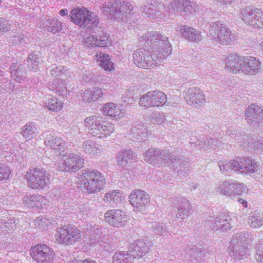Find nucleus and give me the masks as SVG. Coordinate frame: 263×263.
I'll list each match as a JSON object with an SVG mask.
<instances>
[{
    "label": "nucleus",
    "mask_w": 263,
    "mask_h": 263,
    "mask_svg": "<svg viewBox=\"0 0 263 263\" xmlns=\"http://www.w3.org/2000/svg\"><path fill=\"white\" fill-rule=\"evenodd\" d=\"M140 42L145 47L137 49L133 54L134 63L139 67L148 69L160 64L172 51L167 37L157 32L146 33Z\"/></svg>",
    "instance_id": "1"
},
{
    "label": "nucleus",
    "mask_w": 263,
    "mask_h": 263,
    "mask_svg": "<svg viewBox=\"0 0 263 263\" xmlns=\"http://www.w3.org/2000/svg\"><path fill=\"white\" fill-rule=\"evenodd\" d=\"M253 240L252 234L247 231L236 233L231 239L230 255L235 260L247 258L250 255L248 245Z\"/></svg>",
    "instance_id": "2"
},
{
    "label": "nucleus",
    "mask_w": 263,
    "mask_h": 263,
    "mask_svg": "<svg viewBox=\"0 0 263 263\" xmlns=\"http://www.w3.org/2000/svg\"><path fill=\"white\" fill-rule=\"evenodd\" d=\"M84 125L92 136L104 138L110 136L115 131L114 124L105 121L102 117L90 116L84 121Z\"/></svg>",
    "instance_id": "3"
},
{
    "label": "nucleus",
    "mask_w": 263,
    "mask_h": 263,
    "mask_svg": "<svg viewBox=\"0 0 263 263\" xmlns=\"http://www.w3.org/2000/svg\"><path fill=\"white\" fill-rule=\"evenodd\" d=\"M80 182L88 193L100 192L105 184L104 176L96 170L82 171Z\"/></svg>",
    "instance_id": "4"
},
{
    "label": "nucleus",
    "mask_w": 263,
    "mask_h": 263,
    "mask_svg": "<svg viewBox=\"0 0 263 263\" xmlns=\"http://www.w3.org/2000/svg\"><path fill=\"white\" fill-rule=\"evenodd\" d=\"M209 34L215 42L221 45H227L235 39V34L221 22L212 23L210 26Z\"/></svg>",
    "instance_id": "5"
},
{
    "label": "nucleus",
    "mask_w": 263,
    "mask_h": 263,
    "mask_svg": "<svg viewBox=\"0 0 263 263\" xmlns=\"http://www.w3.org/2000/svg\"><path fill=\"white\" fill-rule=\"evenodd\" d=\"M56 240L61 244L72 245L80 241L81 231L74 226L67 224L57 229Z\"/></svg>",
    "instance_id": "6"
},
{
    "label": "nucleus",
    "mask_w": 263,
    "mask_h": 263,
    "mask_svg": "<svg viewBox=\"0 0 263 263\" xmlns=\"http://www.w3.org/2000/svg\"><path fill=\"white\" fill-rule=\"evenodd\" d=\"M29 186L32 189H43L49 182V173L42 168H30L25 175Z\"/></svg>",
    "instance_id": "7"
},
{
    "label": "nucleus",
    "mask_w": 263,
    "mask_h": 263,
    "mask_svg": "<svg viewBox=\"0 0 263 263\" xmlns=\"http://www.w3.org/2000/svg\"><path fill=\"white\" fill-rule=\"evenodd\" d=\"M63 162H56V168L61 171L76 172L83 167L84 159L73 153H67L62 156Z\"/></svg>",
    "instance_id": "8"
},
{
    "label": "nucleus",
    "mask_w": 263,
    "mask_h": 263,
    "mask_svg": "<svg viewBox=\"0 0 263 263\" xmlns=\"http://www.w3.org/2000/svg\"><path fill=\"white\" fill-rule=\"evenodd\" d=\"M66 71V69L62 66L56 67L50 71V74L53 79L52 81L49 83V88L62 96H66L67 91L65 81H64L63 78Z\"/></svg>",
    "instance_id": "9"
},
{
    "label": "nucleus",
    "mask_w": 263,
    "mask_h": 263,
    "mask_svg": "<svg viewBox=\"0 0 263 263\" xmlns=\"http://www.w3.org/2000/svg\"><path fill=\"white\" fill-rule=\"evenodd\" d=\"M243 22L255 29H263V11L258 8L247 7L241 10Z\"/></svg>",
    "instance_id": "10"
},
{
    "label": "nucleus",
    "mask_w": 263,
    "mask_h": 263,
    "mask_svg": "<svg viewBox=\"0 0 263 263\" xmlns=\"http://www.w3.org/2000/svg\"><path fill=\"white\" fill-rule=\"evenodd\" d=\"M30 255L36 263H52L54 254L47 245L38 244L31 247Z\"/></svg>",
    "instance_id": "11"
},
{
    "label": "nucleus",
    "mask_w": 263,
    "mask_h": 263,
    "mask_svg": "<svg viewBox=\"0 0 263 263\" xmlns=\"http://www.w3.org/2000/svg\"><path fill=\"white\" fill-rule=\"evenodd\" d=\"M88 12L89 11L85 7L79 6L72 8L69 12L67 9H61L59 13L62 16H66L67 19L81 28L84 24V20L85 17L87 18Z\"/></svg>",
    "instance_id": "12"
},
{
    "label": "nucleus",
    "mask_w": 263,
    "mask_h": 263,
    "mask_svg": "<svg viewBox=\"0 0 263 263\" xmlns=\"http://www.w3.org/2000/svg\"><path fill=\"white\" fill-rule=\"evenodd\" d=\"M166 101V96L164 93L160 91H152L142 96L139 104L147 107L159 106L164 105Z\"/></svg>",
    "instance_id": "13"
},
{
    "label": "nucleus",
    "mask_w": 263,
    "mask_h": 263,
    "mask_svg": "<svg viewBox=\"0 0 263 263\" xmlns=\"http://www.w3.org/2000/svg\"><path fill=\"white\" fill-rule=\"evenodd\" d=\"M129 201L135 211L144 210L150 202L149 195L141 190H135L128 196Z\"/></svg>",
    "instance_id": "14"
},
{
    "label": "nucleus",
    "mask_w": 263,
    "mask_h": 263,
    "mask_svg": "<svg viewBox=\"0 0 263 263\" xmlns=\"http://www.w3.org/2000/svg\"><path fill=\"white\" fill-rule=\"evenodd\" d=\"M229 214V212H223L219 213L217 217L210 216L206 222L212 229L227 231L231 228L232 218Z\"/></svg>",
    "instance_id": "15"
},
{
    "label": "nucleus",
    "mask_w": 263,
    "mask_h": 263,
    "mask_svg": "<svg viewBox=\"0 0 263 263\" xmlns=\"http://www.w3.org/2000/svg\"><path fill=\"white\" fill-rule=\"evenodd\" d=\"M104 215L105 221L116 227H122L127 220V215L123 211L120 210L107 211Z\"/></svg>",
    "instance_id": "16"
},
{
    "label": "nucleus",
    "mask_w": 263,
    "mask_h": 263,
    "mask_svg": "<svg viewBox=\"0 0 263 263\" xmlns=\"http://www.w3.org/2000/svg\"><path fill=\"white\" fill-rule=\"evenodd\" d=\"M241 64V72L247 75H254L258 73L261 69V62L255 57H243Z\"/></svg>",
    "instance_id": "17"
},
{
    "label": "nucleus",
    "mask_w": 263,
    "mask_h": 263,
    "mask_svg": "<svg viewBox=\"0 0 263 263\" xmlns=\"http://www.w3.org/2000/svg\"><path fill=\"white\" fill-rule=\"evenodd\" d=\"M245 116L249 124L257 125L263 121V110L258 105L251 104L246 109Z\"/></svg>",
    "instance_id": "18"
},
{
    "label": "nucleus",
    "mask_w": 263,
    "mask_h": 263,
    "mask_svg": "<svg viewBox=\"0 0 263 263\" xmlns=\"http://www.w3.org/2000/svg\"><path fill=\"white\" fill-rule=\"evenodd\" d=\"M161 154L162 165L171 162L173 164V167L178 173L182 174L183 171L185 168V161L174 156L167 150L162 149Z\"/></svg>",
    "instance_id": "19"
},
{
    "label": "nucleus",
    "mask_w": 263,
    "mask_h": 263,
    "mask_svg": "<svg viewBox=\"0 0 263 263\" xmlns=\"http://www.w3.org/2000/svg\"><path fill=\"white\" fill-rule=\"evenodd\" d=\"M184 98L189 105L195 107L202 105L205 101L202 91L196 87L189 88Z\"/></svg>",
    "instance_id": "20"
},
{
    "label": "nucleus",
    "mask_w": 263,
    "mask_h": 263,
    "mask_svg": "<svg viewBox=\"0 0 263 263\" xmlns=\"http://www.w3.org/2000/svg\"><path fill=\"white\" fill-rule=\"evenodd\" d=\"M177 32L181 37L191 42L198 43L202 39L201 32L187 25H180L176 28Z\"/></svg>",
    "instance_id": "21"
},
{
    "label": "nucleus",
    "mask_w": 263,
    "mask_h": 263,
    "mask_svg": "<svg viewBox=\"0 0 263 263\" xmlns=\"http://www.w3.org/2000/svg\"><path fill=\"white\" fill-rule=\"evenodd\" d=\"M152 242L147 239H142L136 240L131 245L129 249L130 254H135V260L141 258L148 252Z\"/></svg>",
    "instance_id": "22"
},
{
    "label": "nucleus",
    "mask_w": 263,
    "mask_h": 263,
    "mask_svg": "<svg viewBox=\"0 0 263 263\" xmlns=\"http://www.w3.org/2000/svg\"><path fill=\"white\" fill-rule=\"evenodd\" d=\"M175 206L178 210L176 217L180 221L186 219L192 210V205L190 201L185 198H180L177 199V203Z\"/></svg>",
    "instance_id": "23"
},
{
    "label": "nucleus",
    "mask_w": 263,
    "mask_h": 263,
    "mask_svg": "<svg viewBox=\"0 0 263 263\" xmlns=\"http://www.w3.org/2000/svg\"><path fill=\"white\" fill-rule=\"evenodd\" d=\"M44 144L52 149L61 151L64 148L65 143L61 137L54 133H45L44 134Z\"/></svg>",
    "instance_id": "24"
},
{
    "label": "nucleus",
    "mask_w": 263,
    "mask_h": 263,
    "mask_svg": "<svg viewBox=\"0 0 263 263\" xmlns=\"http://www.w3.org/2000/svg\"><path fill=\"white\" fill-rule=\"evenodd\" d=\"M239 162H234V166L237 169L239 168V172L242 173L247 172L250 173H253L259 170V166L254 160L250 158H243Z\"/></svg>",
    "instance_id": "25"
},
{
    "label": "nucleus",
    "mask_w": 263,
    "mask_h": 263,
    "mask_svg": "<svg viewBox=\"0 0 263 263\" xmlns=\"http://www.w3.org/2000/svg\"><path fill=\"white\" fill-rule=\"evenodd\" d=\"M133 6L129 3L125 1L118 3V8L116 12L115 20L117 21H126L127 18L131 15L132 11L133 10Z\"/></svg>",
    "instance_id": "26"
},
{
    "label": "nucleus",
    "mask_w": 263,
    "mask_h": 263,
    "mask_svg": "<svg viewBox=\"0 0 263 263\" xmlns=\"http://www.w3.org/2000/svg\"><path fill=\"white\" fill-rule=\"evenodd\" d=\"M120 107L119 105L108 103L104 105L102 111L105 115L116 120H119L123 118L126 114L125 111Z\"/></svg>",
    "instance_id": "27"
},
{
    "label": "nucleus",
    "mask_w": 263,
    "mask_h": 263,
    "mask_svg": "<svg viewBox=\"0 0 263 263\" xmlns=\"http://www.w3.org/2000/svg\"><path fill=\"white\" fill-rule=\"evenodd\" d=\"M116 158L118 164L122 168H126L135 161L136 156L132 150L127 149L120 151Z\"/></svg>",
    "instance_id": "28"
},
{
    "label": "nucleus",
    "mask_w": 263,
    "mask_h": 263,
    "mask_svg": "<svg viewBox=\"0 0 263 263\" xmlns=\"http://www.w3.org/2000/svg\"><path fill=\"white\" fill-rule=\"evenodd\" d=\"M162 149L150 148L143 155L144 160L147 163L156 166L162 165Z\"/></svg>",
    "instance_id": "29"
},
{
    "label": "nucleus",
    "mask_w": 263,
    "mask_h": 263,
    "mask_svg": "<svg viewBox=\"0 0 263 263\" xmlns=\"http://www.w3.org/2000/svg\"><path fill=\"white\" fill-rule=\"evenodd\" d=\"M45 198L38 195H26L23 198V203L29 208L37 207L43 208L46 204Z\"/></svg>",
    "instance_id": "30"
},
{
    "label": "nucleus",
    "mask_w": 263,
    "mask_h": 263,
    "mask_svg": "<svg viewBox=\"0 0 263 263\" xmlns=\"http://www.w3.org/2000/svg\"><path fill=\"white\" fill-rule=\"evenodd\" d=\"M11 78L17 82H21L26 78V71L23 65L20 63H13L10 67Z\"/></svg>",
    "instance_id": "31"
},
{
    "label": "nucleus",
    "mask_w": 263,
    "mask_h": 263,
    "mask_svg": "<svg viewBox=\"0 0 263 263\" xmlns=\"http://www.w3.org/2000/svg\"><path fill=\"white\" fill-rule=\"evenodd\" d=\"M135 254L128 252L118 251L112 256V263H136Z\"/></svg>",
    "instance_id": "32"
},
{
    "label": "nucleus",
    "mask_w": 263,
    "mask_h": 263,
    "mask_svg": "<svg viewBox=\"0 0 263 263\" xmlns=\"http://www.w3.org/2000/svg\"><path fill=\"white\" fill-rule=\"evenodd\" d=\"M226 134L235 140L240 146H245L246 140H248V136L238 132L235 126H229L226 130Z\"/></svg>",
    "instance_id": "33"
},
{
    "label": "nucleus",
    "mask_w": 263,
    "mask_h": 263,
    "mask_svg": "<svg viewBox=\"0 0 263 263\" xmlns=\"http://www.w3.org/2000/svg\"><path fill=\"white\" fill-rule=\"evenodd\" d=\"M243 57H239L236 54L229 55L226 60V67L233 68V70L241 71Z\"/></svg>",
    "instance_id": "34"
},
{
    "label": "nucleus",
    "mask_w": 263,
    "mask_h": 263,
    "mask_svg": "<svg viewBox=\"0 0 263 263\" xmlns=\"http://www.w3.org/2000/svg\"><path fill=\"white\" fill-rule=\"evenodd\" d=\"M82 148L85 153L93 155L100 154L103 149L102 146L90 140L85 141L82 145Z\"/></svg>",
    "instance_id": "35"
},
{
    "label": "nucleus",
    "mask_w": 263,
    "mask_h": 263,
    "mask_svg": "<svg viewBox=\"0 0 263 263\" xmlns=\"http://www.w3.org/2000/svg\"><path fill=\"white\" fill-rule=\"evenodd\" d=\"M122 193L119 190H112L106 193L103 198L104 201L113 206L121 201Z\"/></svg>",
    "instance_id": "36"
},
{
    "label": "nucleus",
    "mask_w": 263,
    "mask_h": 263,
    "mask_svg": "<svg viewBox=\"0 0 263 263\" xmlns=\"http://www.w3.org/2000/svg\"><path fill=\"white\" fill-rule=\"evenodd\" d=\"M43 25L44 29L53 33L60 32L62 29V23L57 18L49 19L45 21Z\"/></svg>",
    "instance_id": "37"
},
{
    "label": "nucleus",
    "mask_w": 263,
    "mask_h": 263,
    "mask_svg": "<svg viewBox=\"0 0 263 263\" xmlns=\"http://www.w3.org/2000/svg\"><path fill=\"white\" fill-rule=\"evenodd\" d=\"M84 24L82 25L81 28L89 29H92L98 26L99 21L98 16L94 13L89 11L87 18L84 20Z\"/></svg>",
    "instance_id": "38"
},
{
    "label": "nucleus",
    "mask_w": 263,
    "mask_h": 263,
    "mask_svg": "<svg viewBox=\"0 0 263 263\" xmlns=\"http://www.w3.org/2000/svg\"><path fill=\"white\" fill-rule=\"evenodd\" d=\"M249 224L252 228H257L263 225V212L255 211L249 217Z\"/></svg>",
    "instance_id": "39"
},
{
    "label": "nucleus",
    "mask_w": 263,
    "mask_h": 263,
    "mask_svg": "<svg viewBox=\"0 0 263 263\" xmlns=\"http://www.w3.org/2000/svg\"><path fill=\"white\" fill-rule=\"evenodd\" d=\"M44 106L51 111H60L63 107V103L55 97L48 98L44 103Z\"/></svg>",
    "instance_id": "40"
},
{
    "label": "nucleus",
    "mask_w": 263,
    "mask_h": 263,
    "mask_svg": "<svg viewBox=\"0 0 263 263\" xmlns=\"http://www.w3.org/2000/svg\"><path fill=\"white\" fill-rule=\"evenodd\" d=\"M239 162L238 160H233L231 161L227 160H220L218 162V165L220 168V171L223 174H227L231 171L234 170L235 172H239V168L234 167V162Z\"/></svg>",
    "instance_id": "41"
},
{
    "label": "nucleus",
    "mask_w": 263,
    "mask_h": 263,
    "mask_svg": "<svg viewBox=\"0 0 263 263\" xmlns=\"http://www.w3.org/2000/svg\"><path fill=\"white\" fill-rule=\"evenodd\" d=\"M15 219L13 217L6 218V219H0V230L10 233L11 230L16 228Z\"/></svg>",
    "instance_id": "42"
},
{
    "label": "nucleus",
    "mask_w": 263,
    "mask_h": 263,
    "mask_svg": "<svg viewBox=\"0 0 263 263\" xmlns=\"http://www.w3.org/2000/svg\"><path fill=\"white\" fill-rule=\"evenodd\" d=\"M84 230L88 233L92 238L101 233L99 226H97L93 222H86L84 226Z\"/></svg>",
    "instance_id": "43"
},
{
    "label": "nucleus",
    "mask_w": 263,
    "mask_h": 263,
    "mask_svg": "<svg viewBox=\"0 0 263 263\" xmlns=\"http://www.w3.org/2000/svg\"><path fill=\"white\" fill-rule=\"evenodd\" d=\"M27 59V66L30 70L36 71L39 69L40 58L37 55L31 53L28 55Z\"/></svg>",
    "instance_id": "44"
},
{
    "label": "nucleus",
    "mask_w": 263,
    "mask_h": 263,
    "mask_svg": "<svg viewBox=\"0 0 263 263\" xmlns=\"http://www.w3.org/2000/svg\"><path fill=\"white\" fill-rule=\"evenodd\" d=\"M36 132V128L32 123H27L22 128L21 134L26 139L33 138Z\"/></svg>",
    "instance_id": "45"
},
{
    "label": "nucleus",
    "mask_w": 263,
    "mask_h": 263,
    "mask_svg": "<svg viewBox=\"0 0 263 263\" xmlns=\"http://www.w3.org/2000/svg\"><path fill=\"white\" fill-rule=\"evenodd\" d=\"M118 8L117 2H109L105 4L102 6L103 12L106 15L111 16L115 20L116 12H117V9Z\"/></svg>",
    "instance_id": "46"
},
{
    "label": "nucleus",
    "mask_w": 263,
    "mask_h": 263,
    "mask_svg": "<svg viewBox=\"0 0 263 263\" xmlns=\"http://www.w3.org/2000/svg\"><path fill=\"white\" fill-rule=\"evenodd\" d=\"M244 146H250L252 148L257 150L258 152L263 151V138L259 137L254 140L248 137V140H246V144Z\"/></svg>",
    "instance_id": "47"
},
{
    "label": "nucleus",
    "mask_w": 263,
    "mask_h": 263,
    "mask_svg": "<svg viewBox=\"0 0 263 263\" xmlns=\"http://www.w3.org/2000/svg\"><path fill=\"white\" fill-rule=\"evenodd\" d=\"M233 181H224L220 184L217 189V191L221 194L228 196H232Z\"/></svg>",
    "instance_id": "48"
},
{
    "label": "nucleus",
    "mask_w": 263,
    "mask_h": 263,
    "mask_svg": "<svg viewBox=\"0 0 263 263\" xmlns=\"http://www.w3.org/2000/svg\"><path fill=\"white\" fill-rule=\"evenodd\" d=\"M167 227V226L164 223L155 222L152 223L151 229L155 234L161 236L168 233Z\"/></svg>",
    "instance_id": "49"
},
{
    "label": "nucleus",
    "mask_w": 263,
    "mask_h": 263,
    "mask_svg": "<svg viewBox=\"0 0 263 263\" xmlns=\"http://www.w3.org/2000/svg\"><path fill=\"white\" fill-rule=\"evenodd\" d=\"M130 132L135 141L137 142L145 141L148 139L147 133L142 131V129L137 128L136 126L132 128Z\"/></svg>",
    "instance_id": "50"
},
{
    "label": "nucleus",
    "mask_w": 263,
    "mask_h": 263,
    "mask_svg": "<svg viewBox=\"0 0 263 263\" xmlns=\"http://www.w3.org/2000/svg\"><path fill=\"white\" fill-rule=\"evenodd\" d=\"M201 251L196 246H190L187 247L185 250L184 258L187 260H192V258H196L201 254Z\"/></svg>",
    "instance_id": "51"
},
{
    "label": "nucleus",
    "mask_w": 263,
    "mask_h": 263,
    "mask_svg": "<svg viewBox=\"0 0 263 263\" xmlns=\"http://www.w3.org/2000/svg\"><path fill=\"white\" fill-rule=\"evenodd\" d=\"M143 13L145 16L151 18L160 17L161 15V12L153 5L145 6Z\"/></svg>",
    "instance_id": "52"
},
{
    "label": "nucleus",
    "mask_w": 263,
    "mask_h": 263,
    "mask_svg": "<svg viewBox=\"0 0 263 263\" xmlns=\"http://www.w3.org/2000/svg\"><path fill=\"white\" fill-rule=\"evenodd\" d=\"M170 118L168 115H165L163 112H158L152 115L151 122L153 124H161L165 120L168 121Z\"/></svg>",
    "instance_id": "53"
},
{
    "label": "nucleus",
    "mask_w": 263,
    "mask_h": 263,
    "mask_svg": "<svg viewBox=\"0 0 263 263\" xmlns=\"http://www.w3.org/2000/svg\"><path fill=\"white\" fill-rule=\"evenodd\" d=\"M50 224L49 220L44 217H37L34 221V226L43 230H46Z\"/></svg>",
    "instance_id": "54"
},
{
    "label": "nucleus",
    "mask_w": 263,
    "mask_h": 263,
    "mask_svg": "<svg viewBox=\"0 0 263 263\" xmlns=\"http://www.w3.org/2000/svg\"><path fill=\"white\" fill-rule=\"evenodd\" d=\"M10 168L6 164L0 163V180L8 179L10 175Z\"/></svg>",
    "instance_id": "55"
},
{
    "label": "nucleus",
    "mask_w": 263,
    "mask_h": 263,
    "mask_svg": "<svg viewBox=\"0 0 263 263\" xmlns=\"http://www.w3.org/2000/svg\"><path fill=\"white\" fill-rule=\"evenodd\" d=\"M255 248L256 260L260 263H263V240L257 243Z\"/></svg>",
    "instance_id": "56"
},
{
    "label": "nucleus",
    "mask_w": 263,
    "mask_h": 263,
    "mask_svg": "<svg viewBox=\"0 0 263 263\" xmlns=\"http://www.w3.org/2000/svg\"><path fill=\"white\" fill-rule=\"evenodd\" d=\"M98 39L93 35H90L85 40L84 44L88 48L97 47Z\"/></svg>",
    "instance_id": "57"
},
{
    "label": "nucleus",
    "mask_w": 263,
    "mask_h": 263,
    "mask_svg": "<svg viewBox=\"0 0 263 263\" xmlns=\"http://www.w3.org/2000/svg\"><path fill=\"white\" fill-rule=\"evenodd\" d=\"M232 189V195H241L245 190V187L242 183H237L233 182Z\"/></svg>",
    "instance_id": "58"
},
{
    "label": "nucleus",
    "mask_w": 263,
    "mask_h": 263,
    "mask_svg": "<svg viewBox=\"0 0 263 263\" xmlns=\"http://www.w3.org/2000/svg\"><path fill=\"white\" fill-rule=\"evenodd\" d=\"M96 61L98 63V65L100 66H105L106 64H103L105 59H108V54L102 52H97L96 55Z\"/></svg>",
    "instance_id": "59"
},
{
    "label": "nucleus",
    "mask_w": 263,
    "mask_h": 263,
    "mask_svg": "<svg viewBox=\"0 0 263 263\" xmlns=\"http://www.w3.org/2000/svg\"><path fill=\"white\" fill-rule=\"evenodd\" d=\"M110 45V41L107 35H103L100 36L97 43V47H105Z\"/></svg>",
    "instance_id": "60"
},
{
    "label": "nucleus",
    "mask_w": 263,
    "mask_h": 263,
    "mask_svg": "<svg viewBox=\"0 0 263 263\" xmlns=\"http://www.w3.org/2000/svg\"><path fill=\"white\" fill-rule=\"evenodd\" d=\"M91 89H88L84 91L81 95L82 100L86 103L92 102L91 98Z\"/></svg>",
    "instance_id": "61"
},
{
    "label": "nucleus",
    "mask_w": 263,
    "mask_h": 263,
    "mask_svg": "<svg viewBox=\"0 0 263 263\" xmlns=\"http://www.w3.org/2000/svg\"><path fill=\"white\" fill-rule=\"evenodd\" d=\"M180 3L177 0H173L171 2H170L167 7L170 12L171 13H174L175 12H178L179 10L178 5Z\"/></svg>",
    "instance_id": "62"
},
{
    "label": "nucleus",
    "mask_w": 263,
    "mask_h": 263,
    "mask_svg": "<svg viewBox=\"0 0 263 263\" xmlns=\"http://www.w3.org/2000/svg\"><path fill=\"white\" fill-rule=\"evenodd\" d=\"M91 98L92 102L96 101L103 95V92L101 88H96L93 89H91Z\"/></svg>",
    "instance_id": "63"
},
{
    "label": "nucleus",
    "mask_w": 263,
    "mask_h": 263,
    "mask_svg": "<svg viewBox=\"0 0 263 263\" xmlns=\"http://www.w3.org/2000/svg\"><path fill=\"white\" fill-rule=\"evenodd\" d=\"M80 212L83 214H86L92 209V206L88 203H85L80 204L79 206Z\"/></svg>",
    "instance_id": "64"
}]
</instances>
